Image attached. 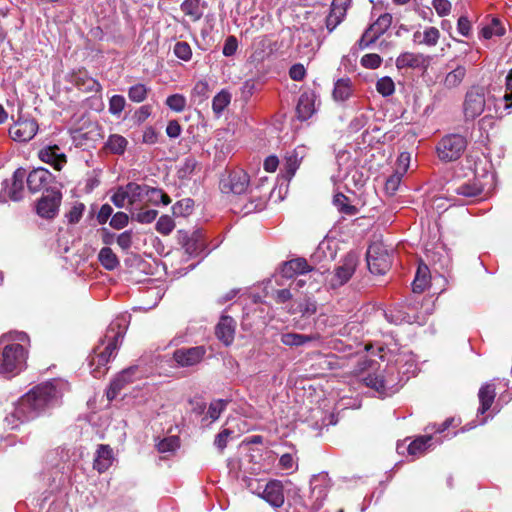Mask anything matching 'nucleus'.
Returning a JSON list of instances; mask_svg holds the SVG:
<instances>
[{"label": "nucleus", "instance_id": "obj_2", "mask_svg": "<svg viewBox=\"0 0 512 512\" xmlns=\"http://www.w3.org/2000/svg\"><path fill=\"white\" fill-rule=\"evenodd\" d=\"M124 329L120 323H111L99 344L89 356V365L94 378L103 377L108 368L106 365L117 354V350L123 340Z\"/></svg>", "mask_w": 512, "mask_h": 512}, {"label": "nucleus", "instance_id": "obj_41", "mask_svg": "<svg viewBox=\"0 0 512 512\" xmlns=\"http://www.w3.org/2000/svg\"><path fill=\"white\" fill-rule=\"evenodd\" d=\"M505 34V28L498 18H493L489 25L481 29V35L485 39H490L493 36L501 37Z\"/></svg>", "mask_w": 512, "mask_h": 512}, {"label": "nucleus", "instance_id": "obj_11", "mask_svg": "<svg viewBox=\"0 0 512 512\" xmlns=\"http://www.w3.org/2000/svg\"><path fill=\"white\" fill-rule=\"evenodd\" d=\"M206 350L203 346L179 348L173 353V359L179 367H192L204 358Z\"/></svg>", "mask_w": 512, "mask_h": 512}, {"label": "nucleus", "instance_id": "obj_1", "mask_svg": "<svg viewBox=\"0 0 512 512\" xmlns=\"http://www.w3.org/2000/svg\"><path fill=\"white\" fill-rule=\"evenodd\" d=\"M60 398L61 391L56 380L41 383L18 400L13 411L5 417V422L8 427L15 429L20 423L35 419L54 407Z\"/></svg>", "mask_w": 512, "mask_h": 512}, {"label": "nucleus", "instance_id": "obj_9", "mask_svg": "<svg viewBox=\"0 0 512 512\" xmlns=\"http://www.w3.org/2000/svg\"><path fill=\"white\" fill-rule=\"evenodd\" d=\"M249 175L243 170H233L220 180V189L223 193L241 195L247 191L249 186Z\"/></svg>", "mask_w": 512, "mask_h": 512}, {"label": "nucleus", "instance_id": "obj_44", "mask_svg": "<svg viewBox=\"0 0 512 512\" xmlns=\"http://www.w3.org/2000/svg\"><path fill=\"white\" fill-rule=\"evenodd\" d=\"M428 268L425 266L424 269L418 268L414 281L412 282V290L414 293H422L429 283L427 275Z\"/></svg>", "mask_w": 512, "mask_h": 512}, {"label": "nucleus", "instance_id": "obj_62", "mask_svg": "<svg viewBox=\"0 0 512 512\" xmlns=\"http://www.w3.org/2000/svg\"><path fill=\"white\" fill-rule=\"evenodd\" d=\"M208 92L209 84L206 81H198L192 90V96L198 97L201 102L208 98Z\"/></svg>", "mask_w": 512, "mask_h": 512}, {"label": "nucleus", "instance_id": "obj_6", "mask_svg": "<svg viewBox=\"0 0 512 512\" xmlns=\"http://www.w3.org/2000/svg\"><path fill=\"white\" fill-rule=\"evenodd\" d=\"M467 147V140L460 134L444 136L437 144L436 150L441 161L452 162L458 160Z\"/></svg>", "mask_w": 512, "mask_h": 512}, {"label": "nucleus", "instance_id": "obj_25", "mask_svg": "<svg viewBox=\"0 0 512 512\" xmlns=\"http://www.w3.org/2000/svg\"><path fill=\"white\" fill-rule=\"evenodd\" d=\"M385 319L395 325H400L403 323L412 324L418 321V316L416 314L411 315L406 311V307L404 305H396L384 311Z\"/></svg>", "mask_w": 512, "mask_h": 512}, {"label": "nucleus", "instance_id": "obj_14", "mask_svg": "<svg viewBox=\"0 0 512 512\" xmlns=\"http://www.w3.org/2000/svg\"><path fill=\"white\" fill-rule=\"evenodd\" d=\"M263 187L264 184L262 183L250 189L248 199L242 205L240 212L244 215H248L253 212L261 211L266 207L270 192H262Z\"/></svg>", "mask_w": 512, "mask_h": 512}, {"label": "nucleus", "instance_id": "obj_15", "mask_svg": "<svg viewBox=\"0 0 512 512\" xmlns=\"http://www.w3.org/2000/svg\"><path fill=\"white\" fill-rule=\"evenodd\" d=\"M394 371V367H389L385 370V375L367 373L362 376V382L378 393L386 394L387 389L394 385V379L392 378Z\"/></svg>", "mask_w": 512, "mask_h": 512}, {"label": "nucleus", "instance_id": "obj_45", "mask_svg": "<svg viewBox=\"0 0 512 512\" xmlns=\"http://www.w3.org/2000/svg\"><path fill=\"white\" fill-rule=\"evenodd\" d=\"M299 166L300 163H298V160L292 158L290 155L287 154V156L285 157V161L281 167L283 177L286 180L290 181L292 177L295 175Z\"/></svg>", "mask_w": 512, "mask_h": 512}, {"label": "nucleus", "instance_id": "obj_16", "mask_svg": "<svg viewBox=\"0 0 512 512\" xmlns=\"http://www.w3.org/2000/svg\"><path fill=\"white\" fill-rule=\"evenodd\" d=\"M38 130V124L34 119H19L9 129L11 138L18 142L31 140Z\"/></svg>", "mask_w": 512, "mask_h": 512}, {"label": "nucleus", "instance_id": "obj_49", "mask_svg": "<svg viewBox=\"0 0 512 512\" xmlns=\"http://www.w3.org/2000/svg\"><path fill=\"white\" fill-rule=\"evenodd\" d=\"M194 206V201L191 198H185L176 202L172 206V211L175 216H185L191 213Z\"/></svg>", "mask_w": 512, "mask_h": 512}, {"label": "nucleus", "instance_id": "obj_8", "mask_svg": "<svg viewBox=\"0 0 512 512\" xmlns=\"http://www.w3.org/2000/svg\"><path fill=\"white\" fill-rule=\"evenodd\" d=\"M26 182L31 193L43 191V194H47L49 189L60 190L57 186L55 176L48 169L43 167L33 169L26 176Z\"/></svg>", "mask_w": 512, "mask_h": 512}, {"label": "nucleus", "instance_id": "obj_51", "mask_svg": "<svg viewBox=\"0 0 512 512\" xmlns=\"http://www.w3.org/2000/svg\"><path fill=\"white\" fill-rule=\"evenodd\" d=\"M175 227L173 219L168 215H162L157 223L156 230L162 235H169Z\"/></svg>", "mask_w": 512, "mask_h": 512}, {"label": "nucleus", "instance_id": "obj_26", "mask_svg": "<svg viewBox=\"0 0 512 512\" xmlns=\"http://www.w3.org/2000/svg\"><path fill=\"white\" fill-rule=\"evenodd\" d=\"M315 113V94L303 92L296 105V116L300 121L308 120Z\"/></svg>", "mask_w": 512, "mask_h": 512}, {"label": "nucleus", "instance_id": "obj_55", "mask_svg": "<svg viewBox=\"0 0 512 512\" xmlns=\"http://www.w3.org/2000/svg\"><path fill=\"white\" fill-rule=\"evenodd\" d=\"M440 33L439 30L435 27H428L423 32V39L419 41V43L425 44L427 46H435L439 40Z\"/></svg>", "mask_w": 512, "mask_h": 512}, {"label": "nucleus", "instance_id": "obj_7", "mask_svg": "<svg viewBox=\"0 0 512 512\" xmlns=\"http://www.w3.org/2000/svg\"><path fill=\"white\" fill-rule=\"evenodd\" d=\"M367 266L371 273L384 275L391 267V257L381 243H373L366 253Z\"/></svg>", "mask_w": 512, "mask_h": 512}, {"label": "nucleus", "instance_id": "obj_46", "mask_svg": "<svg viewBox=\"0 0 512 512\" xmlns=\"http://www.w3.org/2000/svg\"><path fill=\"white\" fill-rule=\"evenodd\" d=\"M198 166V162L194 157H187L183 161V163L180 165L178 169V177L180 179H188L192 175V173L195 171L196 167Z\"/></svg>", "mask_w": 512, "mask_h": 512}, {"label": "nucleus", "instance_id": "obj_39", "mask_svg": "<svg viewBox=\"0 0 512 512\" xmlns=\"http://www.w3.org/2000/svg\"><path fill=\"white\" fill-rule=\"evenodd\" d=\"M127 144L128 141L125 137L113 134L109 136L105 146L110 152L121 155L125 152Z\"/></svg>", "mask_w": 512, "mask_h": 512}, {"label": "nucleus", "instance_id": "obj_52", "mask_svg": "<svg viewBox=\"0 0 512 512\" xmlns=\"http://www.w3.org/2000/svg\"><path fill=\"white\" fill-rule=\"evenodd\" d=\"M175 56L183 61H189L192 57V49L187 42L179 41L174 45Z\"/></svg>", "mask_w": 512, "mask_h": 512}, {"label": "nucleus", "instance_id": "obj_57", "mask_svg": "<svg viewBox=\"0 0 512 512\" xmlns=\"http://www.w3.org/2000/svg\"><path fill=\"white\" fill-rule=\"evenodd\" d=\"M382 63V58L375 53L365 54L361 58V65L368 69H377Z\"/></svg>", "mask_w": 512, "mask_h": 512}, {"label": "nucleus", "instance_id": "obj_58", "mask_svg": "<svg viewBox=\"0 0 512 512\" xmlns=\"http://www.w3.org/2000/svg\"><path fill=\"white\" fill-rule=\"evenodd\" d=\"M128 222H129V216L126 213L117 212L112 216L109 224L112 228H114L116 230H120V229H123L124 227H126L128 225Z\"/></svg>", "mask_w": 512, "mask_h": 512}, {"label": "nucleus", "instance_id": "obj_61", "mask_svg": "<svg viewBox=\"0 0 512 512\" xmlns=\"http://www.w3.org/2000/svg\"><path fill=\"white\" fill-rule=\"evenodd\" d=\"M112 203L118 207L123 208L125 202L128 201V195L124 186H119L115 193L111 196Z\"/></svg>", "mask_w": 512, "mask_h": 512}, {"label": "nucleus", "instance_id": "obj_59", "mask_svg": "<svg viewBox=\"0 0 512 512\" xmlns=\"http://www.w3.org/2000/svg\"><path fill=\"white\" fill-rule=\"evenodd\" d=\"M85 210V205L83 203H76L71 210L66 214L68 222L70 224H76L80 221L83 212Z\"/></svg>", "mask_w": 512, "mask_h": 512}, {"label": "nucleus", "instance_id": "obj_4", "mask_svg": "<svg viewBox=\"0 0 512 512\" xmlns=\"http://www.w3.org/2000/svg\"><path fill=\"white\" fill-rule=\"evenodd\" d=\"M27 351L19 343L5 344L0 353V375L9 378L26 366Z\"/></svg>", "mask_w": 512, "mask_h": 512}, {"label": "nucleus", "instance_id": "obj_56", "mask_svg": "<svg viewBox=\"0 0 512 512\" xmlns=\"http://www.w3.org/2000/svg\"><path fill=\"white\" fill-rule=\"evenodd\" d=\"M298 310L304 317H309L316 313L317 304L316 301L311 299L310 297H305L303 302L299 303Z\"/></svg>", "mask_w": 512, "mask_h": 512}, {"label": "nucleus", "instance_id": "obj_48", "mask_svg": "<svg viewBox=\"0 0 512 512\" xmlns=\"http://www.w3.org/2000/svg\"><path fill=\"white\" fill-rule=\"evenodd\" d=\"M148 89L144 84L138 83L128 90V97L131 101L140 103L147 97Z\"/></svg>", "mask_w": 512, "mask_h": 512}, {"label": "nucleus", "instance_id": "obj_32", "mask_svg": "<svg viewBox=\"0 0 512 512\" xmlns=\"http://www.w3.org/2000/svg\"><path fill=\"white\" fill-rule=\"evenodd\" d=\"M484 191V187L482 183L473 179L468 182L460 184L455 188V193L460 196H464L466 198H475L480 196Z\"/></svg>", "mask_w": 512, "mask_h": 512}, {"label": "nucleus", "instance_id": "obj_42", "mask_svg": "<svg viewBox=\"0 0 512 512\" xmlns=\"http://www.w3.org/2000/svg\"><path fill=\"white\" fill-rule=\"evenodd\" d=\"M230 101V93L226 90H221L217 95L214 96L212 101V109L214 113L219 116L229 105Z\"/></svg>", "mask_w": 512, "mask_h": 512}, {"label": "nucleus", "instance_id": "obj_10", "mask_svg": "<svg viewBox=\"0 0 512 512\" xmlns=\"http://www.w3.org/2000/svg\"><path fill=\"white\" fill-rule=\"evenodd\" d=\"M62 200L60 190L49 189L47 194H43L38 200L36 211L39 216L46 219H53L59 210Z\"/></svg>", "mask_w": 512, "mask_h": 512}, {"label": "nucleus", "instance_id": "obj_19", "mask_svg": "<svg viewBox=\"0 0 512 512\" xmlns=\"http://www.w3.org/2000/svg\"><path fill=\"white\" fill-rule=\"evenodd\" d=\"M38 157L41 161L51 165L55 170H61L67 162L66 155L61 152L58 145L43 147L39 150Z\"/></svg>", "mask_w": 512, "mask_h": 512}, {"label": "nucleus", "instance_id": "obj_36", "mask_svg": "<svg viewBox=\"0 0 512 512\" xmlns=\"http://www.w3.org/2000/svg\"><path fill=\"white\" fill-rule=\"evenodd\" d=\"M180 8L185 15L194 22L199 21L203 16V9L200 0H184Z\"/></svg>", "mask_w": 512, "mask_h": 512}, {"label": "nucleus", "instance_id": "obj_22", "mask_svg": "<svg viewBox=\"0 0 512 512\" xmlns=\"http://www.w3.org/2000/svg\"><path fill=\"white\" fill-rule=\"evenodd\" d=\"M314 270L303 257H297L289 261H285L281 265L280 273L284 278L290 279L296 275H304Z\"/></svg>", "mask_w": 512, "mask_h": 512}, {"label": "nucleus", "instance_id": "obj_21", "mask_svg": "<svg viewBox=\"0 0 512 512\" xmlns=\"http://www.w3.org/2000/svg\"><path fill=\"white\" fill-rule=\"evenodd\" d=\"M351 0H333L330 13L326 17V28L332 32L345 18Z\"/></svg>", "mask_w": 512, "mask_h": 512}, {"label": "nucleus", "instance_id": "obj_34", "mask_svg": "<svg viewBox=\"0 0 512 512\" xmlns=\"http://www.w3.org/2000/svg\"><path fill=\"white\" fill-rule=\"evenodd\" d=\"M124 187L128 195L129 205H134L135 203L142 202L144 197H146V192L148 191V185H141L135 182H129L126 185H124Z\"/></svg>", "mask_w": 512, "mask_h": 512}, {"label": "nucleus", "instance_id": "obj_35", "mask_svg": "<svg viewBox=\"0 0 512 512\" xmlns=\"http://www.w3.org/2000/svg\"><path fill=\"white\" fill-rule=\"evenodd\" d=\"M113 460V450H96L93 468L99 473H103L112 465Z\"/></svg>", "mask_w": 512, "mask_h": 512}, {"label": "nucleus", "instance_id": "obj_50", "mask_svg": "<svg viewBox=\"0 0 512 512\" xmlns=\"http://www.w3.org/2000/svg\"><path fill=\"white\" fill-rule=\"evenodd\" d=\"M243 483L245 484L246 488L253 494L257 496H261L263 487L265 486V483H263L262 480L254 477L249 476H243L242 478Z\"/></svg>", "mask_w": 512, "mask_h": 512}, {"label": "nucleus", "instance_id": "obj_30", "mask_svg": "<svg viewBox=\"0 0 512 512\" xmlns=\"http://www.w3.org/2000/svg\"><path fill=\"white\" fill-rule=\"evenodd\" d=\"M496 397L495 385L493 383H485L482 385L478 392L480 406L478 408L479 414L486 413L492 406Z\"/></svg>", "mask_w": 512, "mask_h": 512}, {"label": "nucleus", "instance_id": "obj_53", "mask_svg": "<svg viewBox=\"0 0 512 512\" xmlns=\"http://www.w3.org/2000/svg\"><path fill=\"white\" fill-rule=\"evenodd\" d=\"M166 105L175 112H182L186 106V99L181 94H173L166 99Z\"/></svg>", "mask_w": 512, "mask_h": 512}, {"label": "nucleus", "instance_id": "obj_64", "mask_svg": "<svg viewBox=\"0 0 512 512\" xmlns=\"http://www.w3.org/2000/svg\"><path fill=\"white\" fill-rule=\"evenodd\" d=\"M503 98L506 102L505 107L511 108L512 107V69L509 71L508 75L506 76V93Z\"/></svg>", "mask_w": 512, "mask_h": 512}, {"label": "nucleus", "instance_id": "obj_5", "mask_svg": "<svg viewBox=\"0 0 512 512\" xmlns=\"http://www.w3.org/2000/svg\"><path fill=\"white\" fill-rule=\"evenodd\" d=\"M486 89L480 85H472L464 95L462 112L465 122L474 121L485 110Z\"/></svg>", "mask_w": 512, "mask_h": 512}, {"label": "nucleus", "instance_id": "obj_60", "mask_svg": "<svg viewBox=\"0 0 512 512\" xmlns=\"http://www.w3.org/2000/svg\"><path fill=\"white\" fill-rule=\"evenodd\" d=\"M402 174L394 173L390 175L385 182V190L388 194L393 195L398 190L401 183Z\"/></svg>", "mask_w": 512, "mask_h": 512}, {"label": "nucleus", "instance_id": "obj_54", "mask_svg": "<svg viewBox=\"0 0 512 512\" xmlns=\"http://www.w3.org/2000/svg\"><path fill=\"white\" fill-rule=\"evenodd\" d=\"M126 100L122 95H113L109 100V112L119 116L124 110Z\"/></svg>", "mask_w": 512, "mask_h": 512}, {"label": "nucleus", "instance_id": "obj_28", "mask_svg": "<svg viewBox=\"0 0 512 512\" xmlns=\"http://www.w3.org/2000/svg\"><path fill=\"white\" fill-rule=\"evenodd\" d=\"M391 24L392 15L390 13L380 15L377 20L370 24L365 30L371 35L370 42H376L389 29Z\"/></svg>", "mask_w": 512, "mask_h": 512}, {"label": "nucleus", "instance_id": "obj_47", "mask_svg": "<svg viewBox=\"0 0 512 512\" xmlns=\"http://www.w3.org/2000/svg\"><path fill=\"white\" fill-rule=\"evenodd\" d=\"M376 90L383 97H389L395 91V84L389 76H384L376 82Z\"/></svg>", "mask_w": 512, "mask_h": 512}, {"label": "nucleus", "instance_id": "obj_33", "mask_svg": "<svg viewBox=\"0 0 512 512\" xmlns=\"http://www.w3.org/2000/svg\"><path fill=\"white\" fill-rule=\"evenodd\" d=\"M448 67L451 68V71L446 75L443 84L446 88L453 89L458 87L465 78L466 67L464 65L453 67L450 64H448Z\"/></svg>", "mask_w": 512, "mask_h": 512}, {"label": "nucleus", "instance_id": "obj_18", "mask_svg": "<svg viewBox=\"0 0 512 512\" xmlns=\"http://www.w3.org/2000/svg\"><path fill=\"white\" fill-rule=\"evenodd\" d=\"M138 370L137 366H130L122 370L110 383L106 391L108 400L112 401L117 397L119 392L129 383L132 382L133 376Z\"/></svg>", "mask_w": 512, "mask_h": 512}, {"label": "nucleus", "instance_id": "obj_43", "mask_svg": "<svg viewBox=\"0 0 512 512\" xmlns=\"http://www.w3.org/2000/svg\"><path fill=\"white\" fill-rule=\"evenodd\" d=\"M158 215V211L154 209L149 210H131V219L141 224L152 223Z\"/></svg>", "mask_w": 512, "mask_h": 512}, {"label": "nucleus", "instance_id": "obj_12", "mask_svg": "<svg viewBox=\"0 0 512 512\" xmlns=\"http://www.w3.org/2000/svg\"><path fill=\"white\" fill-rule=\"evenodd\" d=\"M26 178V171L23 168H18L14 171L11 183L8 180L3 182L4 188L0 194V199L9 197L13 201H19L23 198L24 192V179Z\"/></svg>", "mask_w": 512, "mask_h": 512}, {"label": "nucleus", "instance_id": "obj_24", "mask_svg": "<svg viewBox=\"0 0 512 512\" xmlns=\"http://www.w3.org/2000/svg\"><path fill=\"white\" fill-rule=\"evenodd\" d=\"M71 82L85 93L100 92L101 84L91 77L86 70H78L72 73Z\"/></svg>", "mask_w": 512, "mask_h": 512}, {"label": "nucleus", "instance_id": "obj_29", "mask_svg": "<svg viewBox=\"0 0 512 512\" xmlns=\"http://www.w3.org/2000/svg\"><path fill=\"white\" fill-rule=\"evenodd\" d=\"M354 92L352 80L349 77L339 78L334 83L332 97L336 102H345Z\"/></svg>", "mask_w": 512, "mask_h": 512}, {"label": "nucleus", "instance_id": "obj_27", "mask_svg": "<svg viewBox=\"0 0 512 512\" xmlns=\"http://www.w3.org/2000/svg\"><path fill=\"white\" fill-rule=\"evenodd\" d=\"M179 243L184 248L186 254L195 257L203 250V242L196 234L189 235L187 232L179 231Z\"/></svg>", "mask_w": 512, "mask_h": 512}, {"label": "nucleus", "instance_id": "obj_31", "mask_svg": "<svg viewBox=\"0 0 512 512\" xmlns=\"http://www.w3.org/2000/svg\"><path fill=\"white\" fill-rule=\"evenodd\" d=\"M320 335L319 334H312V335H304V334H298V333H284L281 336V342L286 346H304L310 342L313 341H319Z\"/></svg>", "mask_w": 512, "mask_h": 512}, {"label": "nucleus", "instance_id": "obj_37", "mask_svg": "<svg viewBox=\"0 0 512 512\" xmlns=\"http://www.w3.org/2000/svg\"><path fill=\"white\" fill-rule=\"evenodd\" d=\"M98 260L109 271L116 269L120 265L117 255L109 247H103L99 251Z\"/></svg>", "mask_w": 512, "mask_h": 512}, {"label": "nucleus", "instance_id": "obj_3", "mask_svg": "<svg viewBox=\"0 0 512 512\" xmlns=\"http://www.w3.org/2000/svg\"><path fill=\"white\" fill-rule=\"evenodd\" d=\"M461 424L460 419L449 417L441 424L433 423L425 427V434L417 436L412 442L409 443L407 448H430L431 446H438L443 444V440L456 436L459 431L455 429ZM474 426L468 424L460 429V432H465L472 429Z\"/></svg>", "mask_w": 512, "mask_h": 512}, {"label": "nucleus", "instance_id": "obj_13", "mask_svg": "<svg viewBox=\"0 0 512 512\" xmlns=\"http://www.w3.org/2000/svg\"><path fill=\"white\" fill-rule=\"evenodd\" d=\"M358 258L355 253H348L342 260L341 264L335 269L334 276L331 280L332 286H342L347 283L355 272Z\"/></svg>", "mask_w": 512, "mask_h": 512}, {"label": "nucleus", "instance_id": "obj_17", "mask_svg": "<svg viewBox=\"0 0 512 512\" xmlns=\"http://www.w3.org/2000/svg\"><path fill=\"white\" fill-rule=\"evenodd\" d=\"M260 498L265 500L274 508L281 507L285 500L284 486L282 482L276 479L266 482Z\"/></svg>", "mask_w": 512, "mask_h": 512}, {"label": "nucleus", "instance_id": "obj_38", "mask_svg": "<svg viewBox=\"0 0 512 512\" xmlns=\"http://www.w3.org/2000/svg\"><path fill=\"white\" fill-rule=\"evenodd\" d=\"M349 198L343 193H337L333 198V204L337 207L338 211L342 214L354 216L358 213V209L354 205L348 203Z\"/></svg>", "mask_w": 512, "mask_h": 512}, {"label": "nucleus", "instance_id": "obj_23", "mask_svg": "<svg viewBox=\"0 0 512 512\" xmlns=\"http://www.w3.org/2000/svg\"><path fill=\"white\" fill-rule=\"evenodd\" d=\"M236 321L228 315H222L215 327L217 338L225 345L229 346L234 341Z\"/></svg>", "mask_w": 512, "mask_h": 512}, {"label": "nucleus", "instance_id": "obj_20", "mask_svg": "<svg viewBox=\"0 0 512 512\" xmlns=\"http://www.w3.org/2000/svg\"><path fill=\"white\" fill-rule=\"evenodd\" d=\"M396 67L402 69H426L429 65V57L421 53L403 52L396 59Z\"/></svg>", "mask_w": 512, "mask_h": 512}, {"label": "nucleus", "instance_id": "obj_40", "mask_svg": "<svg viewBox=\"0 0 512 512\" xmlns=\"http://www.w3.org/2000/svg\"><path fill=\"white\" fill-rule=\"evenodd\" d=\"M146 197L148 202L156 206L159 204L168 205L171 203L170 197L160 188L148 186Z\"/></svg>", "mask_w": 512, "mask_h": 512}, {"label": "nucleus", "instance_id": "obj_63", "mask_svg": "<svg viewBox=\"0 0 512 512\" xmlns=\"http://www.w3.org/2000/svg\"><path fill=\"white\" fill-rule=\"evenodd\" d=\"M238 48V41L235 36H228L224 42L222 53L226 57L233 56Z\"/></svg>", "mask_w": 512, "mask_h": 512}]
</instances>
